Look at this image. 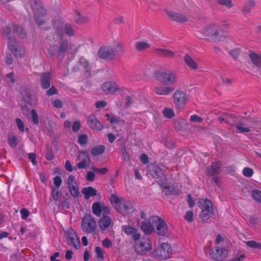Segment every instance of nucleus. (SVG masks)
<instances>
[{"label":"nucleus","instance_id":"nucleus-1","mask_svg":"<svg viewBox=\"0 0 261 261\" xmlns=\"http://www.w3.org/2000/svg\"><path fill=\"white\" fill-rule=\"evenodd\" d=\"M199 32L206 40L219 42L224 41L226 38V33L218 25L210 24L204 26Z\"/></svg>","mask_w":261,"mask_h":261},{"label":"nucleus","instance_id":"nucleus-2","mask_svg":"<svg viewBox=\"0 0 261 261\" xmlns=\"http://www.w3.org/2000/svg\"><path fill=\"white\" fill-rule=\"evenodd\" d=\"M110 200L115 210L123 215H126L131 209V204L124 201L122 199L115 194H112L110 197Z\"/></svg>","mask_w":261,"mask_h":261},{"label":"nucleus","instance_id":"nucleus-3","mask_svg":"<svg viewBox=\"0 0 261 261\" xmlns=\"http://www.w3.org/2000/svg\"><path fill=\"white\" fill-rule=\"evenodd\" d=\"M150 222L153 225V231L157 234L165 236L169 233L168 227L164 219L157 216L150 217Z\"/></svg>","mask_w":261,"mask_h":261},{"label":"nucleus","instance_id":"nucleus-4","mask_svg":"<svg viewBox=\"0 0 261 261\" xmlns=\"http://www.w3.org/2000/svg\"><path fill=\"white\" fill-rule=\"evenodd\" d=\"M135 241L134 249L138 254L145 255L152 249L151 242L148 237H143Z\"/></svg>","mask_w":261,"mask_h":261},{"label":"nucleus","instance_id":"nucleus-5","mask_svg":"<svg viewBox=\"0 0 261 261\" xmlns=\"http://www.w3.org/2000/svg\"><path fill=\"white\" fill-rule=\"evenodd\" d=\"M74 45L71 44H68L66 41L62 42L59 48L55 45H53L48 48V54L53 57H59L62 53L66 51H70L71 53H75V50H73V47Z\"/></svg>","mask_w":261,"mask_h":261},{"label":"nucleus","instance_id":"nucleus-6","mask_svg":"<svg viewBox=\"0 0 261 261\" xmlns=\"http://www.w3.org/2000/svg\"><path fill=\"white\" fill-rule=\"evenodd\" d=\"M201 210L200 217L204 221L209 219L213 214V205L211 201L208 199H200L197 203Z\"/></svg>","mask_w":261,"mask_h":261},{"label":"nucleus","instance_id":"nucleus-7","mask_svg":"<svg viewBox=\"0 0 261 261\" xmlns=\"http://www.w3.org/2000/svg\"><path fill=\"white\" fill-rule=\"evenodd\" d=\"M96 227V221L92 216L86 214L83 217L81 228L84 231L89 233H95Z\"/></svg>","mask_w":261,"mask_h":261},{"label":"nucleus","instance_id":"nucleus-8","mask_svg":"<svg viewBox=\"0 0 261 261\" xmlns=\"http://www.w3.org/2000/svg\"><path fill=\"white\" fill-rule=\"evenodd\" d=\"M8 46L11 52L17 57L22 58L25 55L23 46L13 38H9Z\"/></svg>","mask_w":261,"mask_h":261},{"label":"nucleus","instance_id":"nucleus-9","mask_svg":"<svg viewBox=\"0 0 261 261\" xmlns=\"http://www.w3.org/2000/svg\"><path fill=\"white\" fill-rule=\"evenodd\" d=\"M160 81L164 85L171 86L174 85L177 77L174 73L171 71L162 72L160 74Z\"/></svg>","mask_w":261,"mask_h":261},{"label":"nucleus","instance_id":"nucleus-10","mask_svg":"<svg viewBox=\"0 0 261 261\" xmlns=\"http://www.w3.org/2000/svg\"><path fill=\"white\" fill-rule=\"evenodd\" d=\"M189 97L187 94L180 90L175 91L173 94V102L177 109H181L188 102Z\"/></svg>","mask_w":261,"mask_h":261},{"label":"nucleus","instance_id":"nucleus-11","mask_svg":"<svg viewBox=\"0 0 261 261\" xmlns=\"http://www.w3.org/2000/svg\"><path fill=\"white\" fill-rule=\"evenodd\" d=\"M172 249L170 245L164 243L160 245V247L155 251V255L163 259H167L171 257Z\"/></svg>","mask_w":261,"mask_h":261},{"label":"nucleus","instance_id":"nucleus-12","mask_svg":"<svg viewBox=\"0 0 261 261\" xmlns=\"http://www.w3.org/2000/svg\"><path fill=\"white\" fill-rule=\"evenodd\" d=\"M101 88L103 92L109 94H114L123 90L122 87H120L115 82L111 81L106 82L102 84Z\"/></svg>","mask_w":261,"mask_h":261},{"label":"nucleus","instance_id":"nucleus-13","mask_svg":"<svg viewBox=\"0 0 261 261\" xmlns=\"http://www.w3.org/2000/svg\"><path fill=\"white\" fill-rule=\"evenodd\" d=\"M210 256L214 259L221 260L227 255V250L223 248L216 246L209 251Z\"/></svg>","mask_w":261,"mask_h":261},{"label":"nucleus","instance_id":"nucleus-14","mask_svg":"<svg viewBox=\"0 0 261 261\" xmlns=\"http://www.w3.org/2000/svg\"><path fill=\"white\" fill-rule=\"evenodd\" d=\"M67 243L71 246L77 249L80 246V240L72 228H69L65 231Z\"/></svg>","mask_w":261,"mask_h":261},{"label":"nucleus","instance_id":"nucleus-15","mask_svg":"<svg viewBox=\"0 0 261 261\" xmlns=\"http://www.w3.org/2000/svg\"><path fill=\"white\" fill-rule=\"evenodd\" d=\"M92 212L96 216L99 217L102 213V215L109 213V208L99 202H95L92 206Z\"/></svg>","mask_w":261,"mask_h":261},{"label":"nucleus","instance_id":"nucleus-16","mask_svg":"<svg viewBox=\"0 0 261 261\" xmlns=\"http://www.w3.org/2000/svg\"><path fill=\"white\" fill-rule=\"evenodd\" d=\"M34 12L35 19L38 25H41L44 22L45 15V10L41 7L38 6L36 8H33Z\"/></svg>","mask_w":261,"mask_h":261},{"label":"nucleus","instance_id":"nucleus-17","mask_svg":"<svg viewBox=\"0 0 261 261\" xmlns=\"http://www.w3.org/2000/svg\"><path fill=\"white\" fill-rule=\"evenodd\" d=\"M98 224L101 231H103L112 224V219L107 214L102 215L98 221Z\"/></svg>","mask_w":261,"mask_h":261},{"label":"nucleus","instance_id":"nucleus-18","mask_svg":"<svg viewBox=\"0 0 261 261\" xmlns=\"http://www.w3.org/2000/svg\"><path fill=\"white\" fill-rule=\"evenodd\" d=\"M113 49L110 46H105L100 48L98 51L99 56L104 59H110L114 58Z\"/></svg>","mask_w":261,"mask_h":261},{"label":"nucleus","instance_id":"nucleus-19","mask_svg":"<svg viewBox=\"0 0 261 261\" xmlns=\"http://www.w3.org/2000/svg\"><path fill=\"white\" fill-rule=\"evenodd\" d=\"M122 230L128 235H132V238L134 241L140 239V235L138 230L135 228L129 225H124L122 226Z\"/></svg>","mask_w":261,"mask_h":261},{"label":"nucleus","instance_id":"nucleus-20","mask_svg":"<svg viewBox=\"0 0 261 261\" xmlns=\"http://www.w3.org/2000/svg\"><path fill=\"white\" fill-rule=\"evenodd\" d=\"M87 124L93 129L99 130L103 127L102 124L97 120L95 116L92 115L88 117Z\"/></svg>","mask_w":261,"mask_h":261},{"label":"nucleus","instance_id":"nucleus-21","mask_svg":"<svg viewBox=\"0 0 261 261\" xmlns=\"http://www.w3.org/2000/svg\"><path fill=\"white\" fill-rule=\"evenodd\" d=\"M79 160L81 161L77 164V166L80 169H83L89 166L90 163V159L86 152H83L80 154Z\"/></svg>","mask_w":261,"mask_h":261},{"label":"nucleus","instance_id":"nucleus-22","mask_svg":"<svg viewBox=\"0 0 261 261\" xmlns=\"http://www.w3.org/2000/svg\"><path fill=\"white\" fill-rule=\"evenodd\" d=\"M174 90V88L170 86H156L154 91L158 95H166Z\"/></svg>","mask_w":261,"mask_h":261},{"label":"nucleus","instance_id":"nucleus-23","mask_svg":"<svg viewBox=\"0 0 261 261\" xmlns=\"http://www.w3.org/2000/svg\"><path fill=\"white\" fill-rule=\"evenodd\" d=\"M150 173L154 178L159 179L160 182H162V180L165 179V176L162 170L158 166L153 167L152 170L150 171Z\"/></svg>","mask_w":261,"mask_h":261},{"label":"nucleus","instance_id":"nucleus-24","mask_svg":"<svg viewBox=\"0 0 261 261\" xmlns=\"http://www.w3.org/2000/svg\"><path fill=\"white\" fill-rule=\"evenodd\" d=\"M184 60L187 66L192 70L198 68V64L189 55H186L184 57Z\"/></svg>","mask_w":261,"mask_h":261},{"label":"nucleus","instance_id":"nucleus-25","mask_svg":"<svg viewBox=\"0 0 261 261\" xmlns=\"http://www.w3.org/2000/svg\"><path fill=\"white\" fill-rule=\"evenodd\" d=\"M166 13L171 19L177 22H184L187 19L185 16L176 12L166 10Z\"/></svg>","mask_w":261,"mask_h":261},{"label":"nucleus","instance_id":"nucleus-26","mask_svg":"<svg viewBox=\"0 0 261 261\" xmlns=\"http://www.w3.org/2000/svg\"><path fill=\"white\" fill-rule=\"evenodd\" d=\"M221 166L219 162L213 163L211 167L207 169V174L211 176L218 174L220 171Z\"/></svg>","mask_w":261,"mask_h":261},{"label":"nucleus","instance_id":"nucleus-27","mask_svg":"<svg viewBox=\"0 0 261 261\" xmlns=\"http://www.w3.org/2000/svg\"><path fill=\"white\" fill-rule=\"evenodd\" d=\"M82 193L84 195L85 198L88 199L92 196H95L97 194V191L92 187L84 188L82 190Z\"/></svg>","mask_w":261,"mask_h":261},{"label":"nucleus","instance_id":"nucleus-28","mask_svg":"<svg viewBox=\"0 0 261 261\" xmlns=\"http://www.w3.org/2000/svg\"><path fill=\"white\" fill-rule=\"evenodd\" d=\"M141 229L145 234H151L153 231V225L150 222V217L148 222H143L141 225Z\"/></svg>","mask_w":261,"mask_h":261},{"label":"nucleus","instance_id":"nucleus-29","mask_svg":"<svg viewBox=\"0 0 261 261\" xmlns=\"http://www.w3.org/2000/svg\"><path fill=\"white\" fill-rule=\"evenodd\" d=\"M50 74L49 73H43L41 76V86L43 89H47L50 86Z\"/></svg>","mask_w":261,"mask_h":261},{"label":"nucleus","instance_id":"nucleus-30","mask_svg":"<svg viewBox=\"0 0 261 261\" xmlns=\"http://www.w3.org/2000/svg\"><path fill=\"white\" fill-rule=\"evenodd\" d=\"M154 52L155 54L164 57H171L174 55V52L171 50L162 48H155Z\"/></svg>","mask_w":261,"mask_h":261},{"label":"nucleus","instance_id":"nucleus-31","mask_svg":"<svg viewBox=\"0 0 261 261\" xmlns=\"http://www.w3.org/2000/svg\"><path fill=\"white\" fill-rule=\"evenodd\" d=\"M110 47L113 49L114 57L115 56L122 55L124 52L123 46L119 43L117 42Z\"/></svg>","mask_w":261,"mask_h":261},{"label":"nucleus","instance_id":"nucleus-32","mask_svg":"<svg viewBox=\"0 0 261 261\" xmlns=\"http://www.w3.org/2000/svg\"><path fill=\"white\" fill-rule=\"evenodd\" d=\"M249 57L252 62L256 66H261V55L254 53H251Z\"/></svg>","mask_w":261,"mask_h":261},{"label":"nucleus","instance_id":"nucleus-33","mask_svg":"<svg viewBox=\"0 0 261 261\" xmlns=\"http://www.w3.org/2000/svg\"><path fill=\"white\" fill-rule=\"evenodd\" d=\"M74 19L75 22L79 24H82L87 22L88 21L87 17L84 15H82L79 12H76Z\"/></svg>","mask_w":261,"mask_h":261},{"label":"nucleus","instance_id":"nucleus-34","mask_svg":"<svg viewBox=\"0 0 261 261\" xmlns=\"http://www.w3.org/2000/svg\"><path fill=\"white\" fill-rule=\"evenodd\" d=\"M135 46L137 50L141 51L149 48L150 44L147 41H139L136 43Z\"/></svg>","mask_w":261,"mask_h":261},{"label":"nucleus","instance_id":"nucleus-35","mask_svg":"<svg viewBox=\"0 0 261 261\" xmlns=\"http://www.w3.org/2000/svg\"><path fill=\"white\" fill-rule=\"evenodd\" d=\"M105 149V147L103 145H98L92 148L91 151L93 155H97L103 153Z\"/></svg>","mask_w":261,"mask_h":261},{"label":"nucleus","instance_id":"nucleus-36","mask_svg":"<svg viewBox=\"0 0 261 261\" xmlns=\"http://www.w3.org/2000/svg\"><path fill=\"white\" fill-rule=\"evenodd\" d=\"M247 246L256 249H261V243L254 241H248L246 242Z\"/></svg>","mask_w":261,"mask_h":261},{"label":"nucleus","instance_id":"nucleus-37","mask_svg":"<svg viewBox=\"0 0 261 261\" xmlns=\"http://www.w3.org/2000/svg\"><path fill=\"white\" fill-rule=\"evenodd\" d=\"M51 196H52V198L55 201H58L61 198V194L58 189L52 187L51 188Z\"/></svg>","mask_w":261,"mask_h":261},{"label":"nucleus","instance_id":"nucleus-38","mask_svg":"<svg viewBox=\"0 0 261 261\" xmlns=\"http://www.w3.org/2000/svg\"><path fill=\"white\" fill-rule=\"evenodd\" d=\"M164 116L168 118H171L174 116V113L172 109L169 108H165L163 111Z\"/></svg>","mask_w":261,"mask_h":261},{"label":"nucleus","instance_id":"nucleus-39","mask_svg":"<svg viewBox=\"0 0 261 261\" xmlns=\"http://www.w3.org/2000/svg\"><path fill=\"white\" fill-rule=\"evenodd\" d=\"M95 252L96 254L97 257L100 260L104 258V251L100 247H96L95 248Z\"/></svg>","mask_w":261,"mask_h":261},{"label":"nucleus","instance_id":"nucleus-40","mask_svg":"<svg viewBox=\"0 0 261 261\" xmlns=\"http://www.w3.org/2000/svg\"><path fill=\"white\" fill-rule=\"evenodd\" d=\"M69 188L70 193L73 197H76L78 196L79 194V191L77 184L75 185L70 186H69Z\"/></svg>","mask_w":261,"mask_h":261},{"label":"nucleus","instance_id":"nucleus-41","mask_svg":"<svg viewBox=\"0 0 261 261\" xmlns=\"http://www.w3.org/2000/svg\"><path fill=\"white\" fill-rule=\"evenodd\" d=\"M187 124L185 119H179L177 120L174 123V126L176 128L180 129L184 125Z\"/></svg>","mask_w":261,"mask_h":261},{"label":"nucleus","instance_id":"nucleus-42","mask_svg":"<svg viewBox=\"0 0 261 261\" xmlns=\"http://www.w3.org/2000/svg\"><path fill=\"white\" fill-rule=\"evenodd\" d=\"M8 142L11 147L14 148L17 145V141L15 136L10 135L8 137Z\"/></svg>","mask_w":261,"mask_h":261},{"label":"nucleus","instance_id":"nucleus-43","mask_svg":"<svg viewBox=\"0 0 261 261\" xmlns=\"http://www.w3.org/2000/svg\"><path fill=\"white\" fill-rule=\"evenodd\" d=\"M237 129L240 133H248L250 131V129L245 126L243 124L239 123L236 126Z\"/></svg>","mask_w":261,"mask_h":261},{"label":"nucleus","instance_id":"nucleus-44","mask_svg":"<svg viewBox=\"0 0 261 261\" xmlns=\"http://www.w3.org/2000/svg\"><path fill=\"white\" fill-rule=\"evenodd\" d=\"M106 117H107V119L113 125L115 124H117L119 122V120L117 117L112 116L110 114H106Z\"/></svg>","mask_w":261,"mask_h":261},{"label":"nucleus","instance_id":"nucleus-45","mask_svg":"<svg viewBox=\"0 0 261 261\" xmlns=\"http://www.w3.org/2000/svg\"><path fill=\"white\" fill-rule=\"evenodd\" d=\"M253 198L261 203V191L259 190H253L252 193Z\"/></svg>","mask_w":261,"mask_h":261},{"label":"nucleus","instance_id":"nucleus-46","mask_svg":"<svg viewBox=\"0 0 261 261\" xmlns=\"http://www.w3.org/2000/svg\"><path fill=\"white\" fill-rule=\"evenodd\" d=\"M243 174L245 176L250 177L253 175V171L251 168L246 167L243 169Z\"/></svg>","mask_w":261,"mask_h":261},{"label":"nucleus","instance_id":"nucleus-47","mask_svg":"<svg viewBox=\"0 0 261 261\" xmlns=\"http://www.w3.org/2000/svg\"><path fill=\"white\" fill-rule=\"evenodd\" d=\"M65 32L68 35H72L74 34V31L72 26L69 24H66L64 27Z\"/></svg>","mask_w":261,"mask_h":261},{"label":"nucleus","instance_id":"nucleus-48","mask_svg":"<svg viewBox=\"0 0 261 261\" xmlns=\"http://www.w3.org/2000/svg\"><path fill=\"white\" fill-rule=\"evenodd\" d=\"M17 126L20 132H24V125L23 122L20 119L17 118L16 120Z\"/></svg>","mask_w":261,"mask_h":261},{"label":"nucleus","instance_id":"nucleus-49","mask_svg":"<svg viewBox=\"0 0 261 261\" xmlns=\"http://www.w3.org/2000/svg\"><path fill=\"white\" fill-rule=\"evenodd\" d=\"M193 213L191 211H187L185 216V219L188 222H191L193 221Z\"/></svg>","mask_w":261,"mask_h":261},{"label":"nucleus","instance_id":"nucleus-50","mask_svg":"<svg viewBox=\"0 0 261 261\" xmlns=\"http://www.w3.org/2000/svg\"><path fill=\"white\" fill-rule=\"evenodd\" d=\"M254 6V3L253 2H249L244 6L243 11L245 13L248 12L253 8Z\"/></svg>","mask_w":261,"mask_h":261},{"label":"nucleus","instance_id":"nucleus-51","mask_svg":"<svg viewBox=\"0 0 261 261\" xmlns=\"http://www.w3.org/2000/svg\"><path fill=\"white\" fill-rule=\"evenodd\" d=\"M81 127V123L80 121H75L72 125V129L74 132H77Z\"/></svg>","mask_w":261,"mask_h":261},{"label":"nucleus","instance_id":"nucleus-52","mask_svg":"<svg viewBox=\"0 0 261 261\" xmlns=\"http://www.w3.org/2000/svg\"><path fill=\"white\" fill-rule=\"evenodd\" d=\"M87 141V137L85 135H81L78 138V142L80 144L83 145L86 144Z\"/></svg>","mask_w":261,"mask_h":261},{"label":"nucleus","instance_id":"nucleus-53","mask_svg":"<svg viewBox=\"0 0 261 261\" xmlns=\"http://www.w3.org/2000/svg\"><path fill=\"white\" fill-rule=\"evenodd\" d=\"M79 66L81 68L87 69L89 64L85 59L81 58L79 62Z\"/></svg>","mask_w":261,"mask_h":261},{"label":"nucleus","instance_id":"nucleus-54","mask_svg":"<svg viewBox=\"0 0 261 261\" xmlns=\"http://www.w3.org/2000/svg\"><path fill=\"white\" fill-rule=\"evenodd\" d=\"M62 179L59 176H56L54 178V184L55 186L56 187V189H58L59 188V187L62 184Z\"/></svg>","mask_w":261,"mask_h":261},{"label":"nucleus","instance_id":"nucleus-55","mask_svg":"<svg viewBox=\"0 0 261 261\" xmlns=\"http://www.w3.org/2000/svg\"><path fill=\"white\" fill-rule=\"evenodd\" d=\"M219 4L221 5L225 6L228 8L231 7V0H219Z\"/></svg>","mask_w":261,"mask_h":261},{"label":"nucleus","instance_id":"nucleus-56","mask_svg":"<svg viewBox=\"0 0 261 261\" xmlns=\"http://www.w3.org/2000/svg\"><path fill=\"white\" fill-rule=\"evenodd\" d=\"M245 257L244 253L241 252H239L234 257L233 261H241L244 259Z\"/></svg>","mask_w":261,"mask_h":261},{"label":"nucleus","instance_id":"nucleus-57","mask_svg":"<svg viewBox=\"0 0 261 261\" xmlns=\"http://www.w3.org/2000/svg\"><path fill=\"white\" fill-rule=\"evenodd\" d=\"M112 244L110 240L108 238L104 239L102 241V245L103 247L108 248L112 246Z\"/></svg>","mask_w":261,"mask_h":261},{"label":"nucleus","instance_id":"nucleus-58","mask_svg":"<svg viewBox=\"0 0 261 261\" xmlns=\"http://www.w3.org/2000/svg\"><path fill=\"white\" fill-rule=\"evenodd\" d=\"M20 214L21 218L24 220H26L29 216V212L25 208L21 209L20 211Z\"/></svg>","mask_w":261,"mask_h":261},{"label":"nucleus","instance_id":"nucleus-59","mask_svg":"<svg viewBox=\"0 0 261 261\" xmlns=\"http://www.w3.org/2000/svg\"><path fill=\"white\" fill-rule=\"evenodd\" d=\"M67 184L69 186H72V185H75L77 184L75 178L74 176L73 175H70L68 177V180H67Z\"/></svg>","mask_w":261,"mask_h":261},{"label":"nucleus","instance_id":"nucleus-60","mask_svg":"<svg viewBox=\"0 0 261 261\" xmlns=\"http://www.w3.org/2000/svg\"><path fill=\"white\" fill-rule=\"evenodd\" d=\"M240 50L239 48H234L231 50L230 55L235 59L237 58L240 55Z\"/></svg>","mask_w":261,"mask_h":261},{"label":"nucleus","instance_id":"nucleus-61","mask_svg":"<svg viewBox=\"0 0 261 261\" xmlns=\"http://www.w3.org/2000/svg\"><path fill=\"white\" fill-rule=\"evenodd\" d=\"M86 179L88 181H93L95 179L94 173L93 172H91V171H88L87 172Z\"/></svg>","mask_w":261,"mask_h":261},{"label":"nucleus","instance_id":"nucleus-62","mask_svg":"<svg viewBox=\"0 0 261 261\" xmlns=\"http://www.w3.org/2000/svg\"><path fill=\"white\" fill-rule=\"evenodd\" d=\"M31 115L33 118V121L34 122V123H38V115L36 113V112L34 110H32L31 111Z\"/></svg>","mask_w":261,"mask_h":261},{"label":"nucleus","instance_id":"nucleus-63","mask_svg":"<svg viewBox=\"0 0 261 261\" xmlns=\"http://www.w3.org/2000/svg\"><path fill=\"white\" fill-rule=\"evenodd\" d=\"M190 120L192 122H201L202 121V118L197 115H192L190 117Z\"/></svg>","mask_w":261,"mask_h":261},{"label":"nucleus","instance_id":"nucleus-64","mask_svg":"<svg viewBox=\"0 0 261 261\" xmlns=\"http://www.w3.org/2000/svg\"><path fill=\"white\" fill-rule=\"evenodd\" d=\"M140 159L141 162L144 164L148 162V158L146 154H142L140 157Z\"/></svg>","mask_w":261,"mask_h":261}]
</instances>
